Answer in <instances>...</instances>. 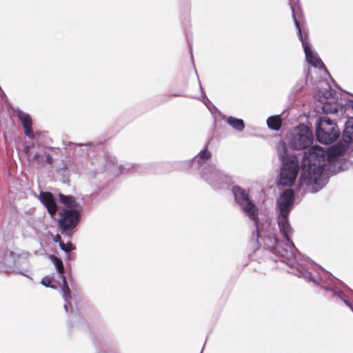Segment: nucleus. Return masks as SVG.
Masks as SVG:
<instances>
[{
	"instance_id": "nucleus-5",
	"label": "nucleus",
	"mask_w": 353,
	"mask_h": 353,
	"mask_svg": "<svg viewBox=\"0 0 353 353\" xmlns=\"http://www.w3.org/2000/svg\"><path fill=\"white\" fill-rule=\"evenodd\" d=\"M232 192L235 203L245 215L254 222L255 231L253 232L252 237L259 243V238H262V230L259 225V208L250 199L248 192L244 188L239 185H234L232 188Z\"/></svg>"
},
{
	"instance_id": "nucleus-10",
	"label": "nucleus",
	"mask_w": 353,
	"mask_h": 353,
	"mask_svg": "<svg viewBox=\"0 0 353 353\" xmlns=\"http://www.w3.org/2000/svg\"><path fill=\"white\" fill-rule=\"evenodd\" d=\"M300 169L296 157H292L282 163L280 170L279 185L291 186L295 181Z\"/></svg>"
},
{
	"instance_id": "nucleus-37",
	"label": "nucleus",
	"mask_w": 353,
	"mask_h": 353,
	"mask_svg": "<svg viewBox=\"0 0 353 353\" xmlns=\"http://www.w3.org/2000/svg\"><path fill=\"white\" fill-rule=\"evenodd\" d=\"M203 350H204V347H202L201 351H203ZM201 353H202V352H201Z\"/></svg>"
},
{
	"instance_id": "nucleus-34",
	"label": "nucleus",
	"mask_w": 353,
	"mask_h": 353,
	"mask_svg": "<svg viewBox=\"0 0 353 353\" xmlns=\"http://www.w3.org/2000/svg\"><path fill=\"white\" fill-rule=\"evenodd\" d=\"M343 161H344V163H347V161H345V159H343Z\"/></svg>"
},
{
	"instance_id": "nucleus-15",
	"label": "nucleus",
	"mask_w": 353,
	"mask_h": 353,
	"mask_svg": "<svg viewBox=\"0 0 353 353\" xmlns=\"http://www.w3.org/2000/svg\"><path fill=\"white\" fill-rule=\"evenodd\" d=\"M39 199L48 213L52 216H54L57 211V205L52 194L49 192H40Z\"/></svg>"
},
{
	"instance_id": "nucleus-4",
	"label": "nucleus",
	"mask_w": 353,
	"mask_h": 353,
	"mask_svg": "<svg viewBox=\"0 0 353 353\" xmlns=\"http://www.w3.org/2000/svg\"><path fill=\"white\" fill-rule=\"evenodd\" d=\"M316 272L321 279L316 283L313 281H310L315 285H321L327 296L336 302H343L353 312V304L349 301V296L353 294V291L342 281L333 277L329 272H323V274Z\"/></svg>"
},
{
	"instance_id": "nucleus-7",
	"label": "nucleus",
	"mask_w": 353,
	"mask_h": 353,
	"mask_svg": "<svg viewBox=\"0 0 353 353\" xmlns=\"http://www.w3.org/2000/svg\"><path fill=\"white\" fill-rule=\"evenodd\" d=\"M50 259L56 268L57 277L59 278L62 281L61 296L64 300L63 308L67 312H68L70 310L71 314H72L74 316H77L79 312L77 309L74 308L71 302V291L66 281L63 261L61 259L54 255H51Z\"/></svg>"
},
{
	"instance_id": "nucleus-17",
	"label": "nucleus",
	"mask_w": 353,
	"mask_h": 353,
	"mask_svg": "<svg viewBox=\"0 0 353 353\" xmlns=\"http://www.w3.org/2000/svg\"><path fill=\"white\" fill-rule=\"evenodd\" d=\"M322 109L325 114H337L339 111H343V108L335 100H327L325 102H322Z\"/></svg>"
},
{
	"instance_id": "nucleus-35",
	"label": "nucleus",
	"mask_w": 353,
	"mask_h": 353,
	"mask_svg": "<svg viewBox=\"0 0 353 353\" xmlns=\"http://www.w3.org/2000/svg\"><path fill=\"white\" fill-rule=\"evenodd\" d=\"M343 161H344V163H347V161H345V159H343Z\"/></svg>"
},
{
	"instance_id": "nucleus-27",
	"label": "nucleus",
	"mask_w": 353,
	"mask_h": 353,
	"mask_svg": "<svg viewBox=\"0 0 353 353\" xmlns=\"http://www.w3.org/2000/svg\"><path fill=\"white\" fill-rule=\"evenodd\" d=\"M46 162L48 163L49 165H52L53 163V159L52 156L50 154L43 153V163Z\"/></svg>"
},
{
	"instance_id": "nucleus-28",
	"label": "nucleus",
	"mask_w": 353,
	"mask_h": 353,
	"mask_svg": "<svg viewBox=\"0 0 353 353\" xmlns=\"http://www.w3.org/2000/svg\"><path fill=\"white\" fill-rule=\"evenodd\" d=\"M304 85H305V82L303 80H301V81L298 82L296 83V85H295L293 88L294 92H298L299 91H300L302 89V88L303 87Z\"/></svg>"
},
{
	"instance_id": "nucleus-13",
	"label": "nucleus",
	"mask_w": 353,
	"mask_h": 353,
	"mask_svg": "<svg viewBox=\"0 0 353 353\" xmlns=\"http://www.w3.org/2000/svg\"><path fill=\"white\" fill-rule=\"evenodd\" d=\"M31 255L30 252L26 251H23L18 254L14 261V266L18 274L28 276L26 273L28 272L30 267L29 257Z\"/></svg>"
},
{
	"instance_id": "nucleus-26",
	"label": "nucleus",
	"mask_w": 353,
	"mask_h": 353,
	"mask_svg": "<svg viewBox=\"0 0 353 353\" xmlns=\"http://www.w3.org/2000/svg\"><path fill=\"white\" fill-rule=\"evenodd\" d=\"M132 168H134V165L130 163H126L125 164L119 165V171L121 174L128 172Z\"/></svg>"
},
{
	"instance_id": "nucleus-11",
	"label": "nucleus",
	"mask_w": 353,
	"mask_h": 353,
	"mask_svg": "<svg viewBox=\"0 0 353 353\" xmlns=\"http://www.w3.org/2000/svg\"><path fill=\"white\" fill-rule=\"evenodd\" d=\"M290 5L291 10H292L293 21H294V25L296 26V28L297 30L299 39L301 40L303 48L304 49L306 61L312 66H314L315 68H322L326 72H327V70H326L323 63L319 58L317 53L314 52L311 49L310 43L308 42H307L305 40V39L303 38L299 23L295 16L294 8L291 4V2H290Z\"/></svg>"
},
{
	"instance_id": "nucleus-3",
	"label": "nucleus",
	"mask_w": 353,
	"mask_h": 353,
	"mask_svg": "<svg viewBox=\"0 0 353 353\" xmlns=\"http://www.w3.org/2000/svg\"><path fill=\"white\" fill-rule=\"evenodd\" d=\"M210 141L192 159L180 162V168L188 169L215 190L227 188L231 179L211 161L212 154L208 150Z\"/></svg>"
},
{
	"instance_id": "nucleus-2",
	"label": "nucleus",
	"mask_w": 353,
	"mask_h": 353,
	"mask_svg": "<svg viewBox=\"0 0 353 353\" xmlns=\"http://www.w3.org/2000/svg\"><path fill=\"white\" fill-rule=\"evenodd\" d=\"M353 141V118L347 119L344 125L342 139L326 151L321 147L314 145L304 152L301 163V174L299 185H305L312 193L321 190L327 182L328 172L332 163L337 166V170L344 168L337 159L346 150L350 142Z\"/></svg>"
},
{
	"instance_id": "nucleus-9",
	"label": "nucleus",
	"mask_w": 353,
	"mask_h": 353,
	"mask_svg": "<svg viewBox=\"0 0 353 353\" xmlns=\"http://www.w3.org/2000/svg\"><path fill=\"white\" fill-rule=\"evenodd\" d=\"M313 140L312 130L307 125L299 124L292 134L289 144L292 149L301 150L312 145Z\"/></svg>"
},
{
	"instance_id": "nucleus-1",
	"label": "nucleus",
	"mask_w": 353,
	"mask_h": 353,
	"mask_svg": "<svg viewBox=\"0 0 353 353\" xmlns=\"http://www.w3.org/2000/svg\"><path fill=\"white\" fill-rule=\"evenodd\" d=\"M294 201V193L291 188L284 190L276 201L277 223L280 234L285 238L281 243L275 234L265 232L263 240L264 246L275 256L272 259L285 263L290 268L289 272L307 281L315 283L321 279L316 272H310L308 265L311 263L309 258L302 255L295 248L290 236L294 230L290 223L289 214Z\"/></svg>"
},
{
	"instance_id": "nucleus-18",
	"label": "nucleus",
	"mask_w": 353,
	"mask_h": 353,
	"mask_svg": "<svg viewBox=\"0 0 353 353\" xmlns=\"http://www.w3.org/2000/svg\"><path fill=\"white\" fill-rule=\"evenodd\" d=\"M41 284L46 288L52 289H57L58 285L61 286V288H62L61 280L58 277L56 279L54 274L47 275L43 277L41 281Z\"/></svg>"
},
{
	"instance_id": "nucleus-23",
	"label": "nucleus",
	"mask_w": 353,
	"mask_h": 353,
	"mask_svg": "<svg viewBox=\"0 0 353 353\" xmlns=\"http://www.w3.org/2000/svg\"><path fill=\"white\" fill-rule=\"evenodd\" d=\"M43 153L36 152L30 158V161L35 162L39 166L43 165Z\"/></svg>"
},
{
	"instance_id": "nucleus-19",
	"label": "nucleus",
	"mask_w": 353,
	"mask_h": 353,
	"mask_svg": "<svg viewBox=\"0 0 353 353\" xmlns=\"http://www.w3.org/2000/svg\"><path fill=\"white\" fill-rule=\"evenodd\" d=\"M59 198L60 202L68 207L67 209H77L79 207H82L81 205H79V203L76 201L75 199L72 196L64 195L59 193Z\"/></svg>"
},
{
	"instance_id": "nucleus-6",
	"label": "nucleus",
	"mask_w": 353,
	"mask_h": 353,
	"mask_svg": "<svg viewBox=\"0 0 353 353\" xmlns=\"http://www.w3.org/2000/svg\"><path fill=\"white\" fill-rule=\"evenodd\" d=\"M83 207L77 209H62L59 212L58 227L61 234L70 239L80 222Z\"/></svg>"
},
{
	"instance_id": "nucleus-29",
	"label": "nucleus",
	"mask_w": 353,
	"mask_h": 353,
	"mask_svg": "<svg viewBox=\"0 0 353 353\" xmlns=\"http://www.w3.org/2000/svg\"><path fill=\"white\" fill-rule=\"evenodd\" d=\"M63 144H64V145H65V147H68V146H69V145H79V146H80V145H84V144H82V143H72V142H70V141H68V142H65V141H64V142H63ZM92 145L91 143L85 144V145Z\"/></svg>"
},
{
	"instance_id": "nucleus-36",
	"label": "nucleus",
	"mask_w": 353,
	"mask_h": 353,
	"mask_svg": "<svg viewBox=\"0 0 353 353\" xmlns=\"http://www.w3.org/2000/svg\"><path fill=\"white\" fill-rule=\"evenodd\" d=\"M343 161H344V163H347V161H345V159H343Z\"/></svg>"
},
{
	"instance_id": "nucleus-30",
	"label": "nucleus",
	"mask_w": 353,
	"mask_h": 353,
	"mask_svg": "<svg viewBox=\"0 0 353 353\" xmlns=\"http://www.w3.org/2000/svg\"><path fill=\"white\" fill-rule=\"evenodd\" d=\"M53 240L54 242L59 243V245H60V242H62L61 240V236L59 234H57L54 236Z\"/></svg>"
},
{
	"instance_id": "nucleus-16",
	"label": "nucleus",
	"mask_w": 353,
	"mask_h": 353,
	"mask_svg": "<svg viewBox=\"0 0 353 353\" xmlns=\"http://www.w3.org/2000/svg\"><path fill=\"white\" fill-rule=\"evenodd\" d=\"M317 88L318 96L320 99L323 98L326 100H336L337 99L336 92L332 89L327 82H321Z\"/></svg>"
},
{
	"instance_id": "nucleus-32",
	"label": "nucleus",
	"mask_w": 353,
	"mask_h": 353,
	"mask_svg": "<svg viewBox=\"0 0 353 353\" xmlns=\"http://www.w3.org/2000/svg\"><path fill=\"white\" fill-rule=\"evenodd\" d=\"M347 106H349L350 107L352 110H353V99H348L347 101H346V104H345Z\"/></svg>"
},
{
	"instance_id": "nucleus-33",
	"label": "nucleus",
	"mask_w": 353,
	"mask_h": 353,
	"mask_svg": "<svg viewBox=\"0 0 353 353\" xmlns=\"http://www.w3.org/2000/svg\"><path fill=\"white\" fill-rule=\"evenodd\" d=\"M173 96L174 97H179V96H180V94H174Z\"/></svg>"
},
{
	"instance_id": "nucleus-24",
	"label": "nucleus",
	"mask_w": 353,
	"mask_h": 353,
	"mask_svg": "<svg viewBox=\"0 0 353 353\" xmlns=\"http://www.w3.org/2000/svg\"><path fill=\"white\" fill-rule=\"evenodd\" d=\"M59 247L61 250L64 251L65 253H70L72 250L74 249V245L72 243L68 242L67 243H64L63 242H60Z\"/></svg>"
},
{
	"instance_id": "nucleus-21",
	"label": "nucleus",
	"mask_w": 353,
	"mask_h": 353,
	"mask_svg": "<svg viewBox=\"0 0 353 353\" xmlns=\"http://www.w3.org/2000/svg\"><path fill=\"white\" fill-rule=\"evenodd\" d=\"M268 127L274 131L280 130L282 125V121L279 115L270 116L267 119Z\"/></svg>"
},
{
	"instance_id": "nucleus-20",
	"label": "nucleus",
	"mask_w": 353,
	"mask_h": 353,
	"mask_svg": "<svg viewBox=\"0 0 353 353\" xmlns=\"http://www.w3.org/2000/svg\"><path fill=\"white\" fill-rule=\"evenodd\" d=\"M276 150L279 157L282 163H284V161H288V159L292 157H295L294 155H289L288 154V147L284 141H281L277 143Z\"/></svg>"
},
{
	"instance_id": "nucleus-38",
	"label": "nucleus",
	"mask_w": 353,
	"mask_h": 353,
	"mask_svg": "<svg viewBox=\"0 0 353 353\" xmlns=\"http://www.w3.org/2000/svg\"><path fill=\"white\" fill-rule=\"evenodd\" d=\"M203 350H204V347H202L201 351H203ZM201 353H202V352H201Z\"/></svg>"
},
{
	"instance_id": "nucleus-25",
	"label": "nucleus",
	"mask_w": 353,
	"mask_h": 353,
	"mask_svg": "<svg viewBox=\"0 0 353 353\" xmlns=\"http://www.w3.org/2000/svg\"><path fill=\"white\" fill-rule=\"evenodd\" d=\"M199 83L200 90L201 92V99H200V100H202L203 103L210 109V105H212V104L211 101L208 99V98L206 97V95L203 91V89L201 86V82L199 81Z\"/></svg>"
},
{
	"instance_id": "nucleus-8",
	"label": "nucleus",
	"mask_w": 353,
	"mask_h": 353,
	"mask_svg": "<svg viewBox=\"0 0 353 353\" xmlns=\"http://www.w3.org/2000/svg\"><path fill=\"white\" fill-rule=\"evenodd\" d=\"M316 137L320 143L328 144L337 139L339 130L330 118L323 117L316 123Z\"/></svg>"
},
{
	"instance_id": "nucleus-12",
	"label": "nucleus",
	"mask_w": 353,
	"mask_h": 353,
	"mask_svg": "<svg viewBox=\"0 0 353 353\" xmlns=\"http://www.w3.org/2000/svg\"><path fill=\"white\" fill-rule=\"evenodd\" d=\"M13 112L18 117L19 121L23 125L24 134L29 139H34V133L32 130V120L30 115L21 110L19 108L13 109Z\"/></svg>"
},
{
	"instance_id": "nucleus-22",
	"label": "nucleus",
	"mask_w": 353,
	"mask_h": 353,
	"mask_svg": "<svg viewBox=\"0 0 353 353\" xmlns=\"http://www.w3.org/2000/svg\"><path fill=\"white\" fill-rule=\"evenodd\" d=\"M227 123L238 132H242L245 128L244 122L241 119H237L230 116L227 119Z\"/></svg>"
},
{
	"instance_id": "nucleus-14",
	"label": "nucleus",
	"mask_w": 353,
	"mask_h": 353,
	"mask_svg": "<svg viewBox=\"0 0 353 353\" xmlns=\"http://www.w3.org/2000/svg\"><path fill=\"white\" fill-rule=\"evenodd\" d=\"M96 347L97 353H119V344L110 339L107 338L99 341L96 343Z\"/></svg>"
},
{
	"instance_id": "nucleus-31",
	"label": "nucleus",
	"mask_w": 353,
	"mask_h": 353,
	"mask_svg": "<svg viewBox=\"0 0 353 353\" xmlns=\"http://www.w3.org/2000/svg\"><path fill=\"white\" fill-rule=\"evenodd\" d=\"M108 161L112 164L114 165L117 162V159L114 157H108Z\"/></svg>"
}]
</instances>
